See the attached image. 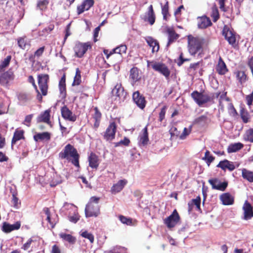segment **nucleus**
Segmentation results:
<instances>
[{
	"mask_svg": "<svg viewBox=\"0 0 253 253\" xmlns=\"http://www.w3.org/2000/svg\"><path fill=\"white\" fill-rule=\"evenodd\" d=\"M59 158L70 162L77 168H80V155L77 150L71 144H67L58 154Z\"/></svg>",
	"mask_w": 253,
	"mask_h": 253,
	"instance_id": "nucleus-1",
	"label": "nucleus"
},
{
	"mask_svg": "<svg viewBox=\"0 0 253 253\" xmlns=\"http://www.w3.org/2000/svg\"><path fill=\"white\" fill-rule=\"evenodd\" d=\"M100 198L91 197L85 208V214L86 217H97L100 213V206L98 205Z\"/></svg>",
	"mask_w": 253,
	"mask_h": 253,
	"instance_id": "nucleus-2",
	"label": "nucleus"
},
{
	"mask_svg": "<svg viewBox=\"0 0 253 253\" xmlns=\"http://www.w3.org/2000/svg\"><path fill=\"white\" fill-rule=\"evenodd\" d=\"M204 40L198 37H194L192 35L188 36V47L190 54L195 55L198 52L202 51L203 45Z\"/></svg>",
	"mask_w": 253,
	"mask_h": 253,
	"instance_id": "nucleus-3",
	"label": "nucleus"
},
{
	"mask_svg": "<svg viewBox=\"0 0 253 253\" xmlns=\"http://www.w3.org/2000/svg\"><path fill=\"white\" fill-rule=\"evenodd\" d=\"M191 96L199 106H202L207 103L212 102L214 99L213 96L210 95L204 91L200 92L195 90L191 93Z\"/></svg>",
	"mask_w": 253,
	"mask_h": 253,
	"instance_id": "nucleus-4",
	"label": "nucleus"
},
{
	"mask_svg": "<svg viewBox=\"0 0 253 253\" xmlns=\"http://www.w3.org/2000/svg\"><path fill=\"white\" fill-rule=\"evenodd\" d=\"M126 45L125 44H122L114 48L111 51H109L108 49H104L103 52L106 55V58L107 59L113 56L114 54H118L119 57L117 62H120L122 61V54L126 53Z\"/></svg>",
	"mask_w": 253,
	"mask_h": 253,
	"instance_id": "nucleus-5",
	"label": "nucleus"
},
{
	"mask_svg": "<svg viewBox=\"0 0 253 253\" xmlns=\"http://www.w3.org/2000/svg\"><path fill=\"white\" fill-rule=\"evenodd\" d=\"M92 48V44L90 42H77L74 47L75 56L78 58L83 57L88 49Z\"/></svg>",
	"mask_w": 253,
	"mask_h": 253,
	"instance_id": "nucleus-6",
	"label": "nucleus"
},
{
	"mask_svg": "<svg viewBox=\"0 0 253 253\" xmlns=\"http://www.w3.org/2000/svg\"><path fill=\"white\" fill-rule=\"evenodd\" d=\"M222 34L229 44L233 47H236L237 45L236 33L233 29H230L227 25H224Z\"/></svg>",
	"mask_w": 253,
	"mask_h": 253,
	"instance_id": "nucleus-7",
	"label": "nucleus"
},
{
	"mask_svg": "<svg viewBox=\"0 0 253 253\" xmlns=\"http://www.w3.org/2000/svg\"><path fill=\"white\" fill-rule=\"evenodd\" d=\"M49 80V77L47 74H40L38 76L39 86L43 96H46L47 94Z\"/></svg>",
	"mask_w": 253,
	"mask_h": 253,
	"instance_id": "nucleus-8",
	"label": "nucleus"
},
{
	"mask_svg": "<svg viewBox=\"0 0 253 253\" xmlns=\"http://www.w3.org/2000/svg\"><path fill=\"white\" fill-rule=\"evenodd\" d=\"M180 220V217L176 209L174 210L172 213L164 220V223L168 228L174 227Z\"/></svg>",
	"mask_w": 253,
	"mask_h": 253,
	"instance_id": "nucleus-9",
	"label": "nucleus"
},
{
	"mask_svg": "<svg viewBox=\"0 0 253 253\" xmlns=\"http://www.w3.org/2000/svg\"><path fill=\"white\" fill-rule=\"evenodd\" d=\"M117 127V126L115 122H110L106 130L103 133V138L108 141L113 140L115 137Z\"/></svg>",
	"mask_w": 253,
	"mask_h": 253,
	"instance_id": "nucleus-10",
	"label": "nucleus"
},
{
	"mask_svg": "<svg viewBox=\"0 0 253 253\" xmlns=\"http://www.w3.org/2000/svg\"><path fill=\"white\" fill-rule=\"evenodd\" d=\"M152 68L155 71L162 74L166 79H169L170 71L164 63L155 62L152 65Z\"/></svg>",
	"mask_w": 253,
	"mask_h": 253,
	"instance_id": "nucleus-11",
	"label": "nucleus"
},
{
	"mask_svg": "<svg viewBox=\"0 0 253 253\" xmlns=\"http://www.w3.org/2000/svg\"><path fill=\"white\" fill-rule=\"evenodd\" d=\"M14 74L11 70L6 71L0 75V85L8 87L10 81L14 80Z\"/></svg>",
	"mask_w": 253,
	"mask_h": 253,
	"instance_id": "nucleus-12",
	"label": "nucleus"
},
{
	"mask_svg": "<svg viewBox=\"0 0 253 253\" xmlns=\"http://www.w3.org/2000/svg\"><path fill=\"white\" fill-rule=\"evenodd\" d=\"M209 183L211 185L213 189L224 191L228 186V182L224 181L221 182L218 178H214L210 179L208 180Z\"/></svg>",
	"mask_w": 253,
	"mask_h": 253,
	"instance_id": "nucleus-13",
	"label": "nucleus"
},
{
	"mask_svg": "<svg viewBox=\"0 0 253 253\" xmlns=\"http://www.w3.org/2000/svg\"><path fill=\"white\" fill-rule=\"evenodd\" d=\"M132 99L138 107L143 109L146 105L147 101L145 97L141 94L139 91H136L132 94Z\"/></svg>",
	"mask_w": 253,
	"mask_h": 253,
	"instance_id": "nucleus-14",
	"label": "nucleus"
},
{
	"mask_svg": "<svg viewBox=\"0 0 253 253\" xmlns=\"http://www.w3.org/2000/svg\"><path fill=\"white\" fill-rule=\"evenodd\" d=\"M142 19L144 22H148L150 25H153L155 23L156 15L152 4L148 7V11L142 17Z\"/></svg>",
	"mask_w": 253,
	"mask_h": 253,
	"instance_id": "nucleus-15",
	"label": "nucleus"
},
{
	"mask_svg": "<svg viewBox=\"0 0 253 253\" xmlns=\"http://www.w3.org/2000/svg\"><path fill=\"white\" fill-rule=\"evenodd\" d=\"M62 117L65 120L74 122L77 120V116L68 108L66 105H64L61 108Z\"/></svg>",
	"mask_w": 253,
	"mask_h": 253,
	"instance_id": "nucleus-16",
	"label": "nucleus"
},
{
	"mask_svg": "<svg viewBox=\"0 0 253 253\" xmlns=\"http://www.w3.org/2000/svg\"><path fill=\"white\" fill-rule=\"evenodd\" d=\"M21 222L18 221L13 224H10L7 222H4L2 223L1 230L6 233H10L13 230H17L20 228Z\"/></svg>",
	"mask_w": 253,
	"mask_h": 253,
	"instance_id": "nucleus-17",
	"label": "nucleus"
},
{
	"mask_svg": "<svg viewBox=\"0 0 253 253\" xmlns=\"http://www.w3.org/2000/svg\"><path fill=\"white\" fill-rule=\"evenodd\" d=\"M94 3L93 0H84L83 2L77 6V12L78 15L83 13L84 11H87L92 7Z\"/></svg>",
	"mask_w": 253,
	"mask_h": 253,
	"instance_id": "nucleus-18",
	"label": "nucleus"
},
{
	"mask_svg": "<svg viewBox=\"0 0 253 253\" xmlns=\"http://www.w3.org/2000/svg\"><path fill=\"white\" fill-rule=\"evenodd\" d=\"M215 70L220 75H225L228 72L227 67L221 56L219 57L215 66Z\"/></svg>",
	"mask_w": 253,
	"mask_h": 253,
	"instance_id": "nucleus-19",
	"label": "nucleus"
},
{
	"mask_svg": "<svg viewBox=\"0 0 253 253\" xmlns=\"http://www.w3.org/2000/svg\"><path fill=\"white\" fill-rule=\"evenodd\" d=\"M89 166L93 169H97L100 162L99 157L94 152H91L88 157Z\"/></svg>",
	"mask_w": 253,
	"mask_h": 253,
	"instance_id": "nucleus-20",
	"label": "nucleus"
},
{
	"mask_svg": "<svg viewBox=\"0 0 253 253\" xmlns=\"http://www.w3.org/2000/svg\"><path fill=\"white\" fill-rule=\"evenodd\" d=\"M50 109H47L41 113L37 118V122L38 123H44L49 125H51L50 121Z\"/></svg>",
	"mask_w": 253,
	"mask_h": 253,
	"instance_id": "nucleus-21",
	"label": "nucleus"
},
{
	"mask_svg": "<svg viewBox=\"0 0 253 253\" xmlns=\"http://www.w3.org/2000/svg\"><path fill=\"white\" fill-rule=\"evenodd\" d=\"M243 209L245 219H250L253 217V208L247 201L245 202Z\"/></svg>",
	"mask_w": 253,
	"mask_h": 253,
	"instance_id": "nucleus-22",
	"label": "nucleus"
},
{
	"mask_svg": "<svg viewBox=\"0 0 253 253\" xmlns=\"http://www.w3.org/2000/svg\"><path fill=\"white\" fill-rule=\"evenodd\" d=\"M127 181L126 179L120 180L117 183L114 184L111 189L112 194H116L120 192L126 184Z\"/></svg>",
	"mask_w": 253,
	"mask_h": 253,
	"instance_id": "nucleus-23",
	"label": "nucleus"
},
{
	"mask_svg": "<svg viewBox=\"0 0 253 253\" xmlns=\"http://www.w3.org/2000/svg\"><path fill=\"white\" fill-rule=\"evenodd\" d=\"M17 41L19 47L22 49L24 50L31 46V41L26 36L18 38Z\"/></svg>",
	"mask_w": 253,
	"mask_h": 253,
	"instance_id": "nucleus-24",
	"label": "nucleus"
},
{
	"mask_svg": "<svg viewBox=\"0 0 253 253\" xmlns=\"http://www.w3.org/2000/svg\"><path fill=\"white\" fill-rule=\"evenodd\" d=\"M217 167L221 168L223 170L228 169L230 171H233L235 169L233 162H230L227 160L220 161L217 165Z\"/></svg>",
	"mask_w": 253,
	"mask_h": 253,
	"instance_id": "nucleus-25",
	"label": "nucleus"
},
{
	"mask_svg": "<svg viewBox=\"0 0 253 253\" xmlns=\"http://www.w3.org/2000/svg\"><path fill=\"white\" fill-rule=\"evenodd\" d=\"M24 132V130L23 129H16L11 140V145L15 144L19 140L25 139Z\"/></svg>",
	"mask_w": 253,
	"mask_h": 253,
	"instance_id": "nucleus-26",
	"label": "nucleus"
},
{
	"mask_svg": "<svg viewBox=\"0 0 253 253\" xmlns=\"http://www.w3.org/2000/svg\"><path fill=\"white\" fill-rule=\"evenodd\" d=\"M212 23L210 18L205 16L198 18V26L200 29H206L209 26H211Z\"/></svg>",
	"mask_w": 253,
	"mask_h": 253,
	"instance_id": "nucleus-27",
	"label": "nucleus"
},
{
	"mask_svg": "<svg viewBox=\"0 0 253 253\" xmlns=\"http://www.w3.org/2000/svg\"><path fill=\"white\" fill-rule=\"evenodd\" d=\"M129 79L131 80L133 84L140 80L141 77L139 75L138 68L134 67L130 69Z\"/></svg>",
	"mask_w": 253,
	"mask_h": 253,
	"instance_id": "nucleus-28",
	"label": "nucleus"
},
{
	"mask_svg": "<svg viewBox=\"0 0 253 253\" xmlns=\"http://www.w3.org/2000/svg\"><path fill=\"white\" fill-rule=\"evenodd\" d=\"M147 44L152 47V52H157L160 48L158 42L151 37H148L146 39Z\"/></svg>",
	"mask_w": 253,
	"mask_h": 253,
	"instance_id": "nucleus-29",
	"label": "nucleus"
},
{
	"mask_svg": "<svg viewBox=\"0 0 253 253\" xmlns=\"http://www.w3.org/2000/svg\"><path fill=\"white\" fill-rule=\"evenodd\" d=\"M94 113L92 115L93 119L95 120L93 124V128L97 129L100 126V121L102 118V114L99 110L97 107L94 108Z\"/></svg>",
	"mask_w": 253,
	"mask_h": 253,
	"instance_id": "nucleus-30",
	"label": "nucleus"
},
{
	"mask_svg": "<svg viewBox=\"0 0 253 253\" xmlns=\"http://www.w3.org/2000/svg\"><path fill=\"white\" fill-rule=\"evenodd\" d=\"M220 199L224 205H231L234 202V198L229 193H225L221 195Z\"/></svg>",
	"mask_w": 253,
	"mask_h": 253,
	"instance_id": "nucleus-31",
	"label": "nucleus"
},
{
	"mask_svg": "<svg viewBox=\"0 0 253 253\" xmlns=\"http://www.w3.org/2000/svg\"><path fill=\"white\" fill-rule=\"evenodd\" d=\"M240 115L244 123L247 124L251 121V115L244 107H240Z\"/></svg>",
	"mask_w": 253,
	"mask_h": 253,
	"instance_id": "nucleus-32",
	"label": "nucleus"
},
{
	"mask_svg": "<svg viewBox=\"0 0 253 253\" xmlns=\"http://www.w3.org/2000/svg\"><path fill=\"white\" fill-rule=\"evenodd\" d=\"M167 32L168 34L169 39L168 45H169L171 43L175 42L179 37V35L177 34L173 29L168 28Z\"/></svg>",
	"mask_w": 253,
	"mask_h": 253,
	"instance_id": "nucleus-33",
	"label": "nucleus"
},
{
	"mask_svg": "<svg viewBox=\"0 0 253 253\" xmlns=\"http://www.w3.org/2000/svg\"><path fill=\"white\" fill-rule=\"evenodd\" d=\"M161 6L163 19L167 21L170 16V14L169 12V2L167 0L164 5H163L162 3H161Z\"/></svg>",
	"mask_w": 253,
	"mask_h": 253,
	"instance_id": "nucleus-34",
	"label": "nucleus"
},
{
	"mask_svg": "<svg viewBox=\"0 0 253 253\" xmlns=\"http://www.w3.org/2000/svg\"><path fill=\"white\" fill-rule=\"evenodd\" d=\"M142 133L139 135V142L145 146L148 144L149 141L148 132L147 126H145L142 130Z\"/></svg>",
	"mask_w": 253,
	"mask_h": 253,
	"instance_id": "nucleus-35",
	"label": "nucleus"
},
{
	"mask_svg": "<svg viewBox=\"0 0 253 253\" xmlns=\"http://www.w3.org/2000/svg\"><path fill=\"white\" fill-rule=\"evenodd\" d=\"M50 139V134L48 132H43L42 133H38L34 135V139L35 141L42 140H49Z\"/></svg>",
	"mask_w": 253,
	"mask_h": 253,
	"instance_id": "nucleus-36",
	"label": "nucleus"
},
{
	"mask_svg": "<svg viewBox=\"0 0 253 253\" xmlns=\"http://www.w3.org/2000/svg\"><path fill=\"white\" fill-rule=\"evenodd\" d=\"M244 147V145L241 142L231 143L227 148V152L228 153H231L237 152Z\"/></svg>",
	"mask_w": 253,
	"mask_h": 253,
	"instance_id": "nucleus-37",
	"label": "nucleus"
},
{
	"mask_svg": "<svg viewBox=\"0 0 253 253\" xmlns=\"http://www.w3.org/2000/svg\"><path fill=\"white\" fill-rule=\"evenodd\" d=\"M81 83V71L79 68H77L76 69V74L72 85V86H78Z\"/></svg>",
	"mask_w": 253,
	"mask_h": 253,
	"instance_id": "nucleus-38",
	"label": "nucleus"
},
{
	"mask_svg": "<svg viewBox=\"0 0 253 253\" xmlns=\"http://www.w3.org/2000/svg\"><path fill=\"white\" fill-rule=\"evenodd\" d=\"M242 175L244 179L247 180L250 182H253V172L246 169L242 170Z\"/></svg>",
	"mask_w": 253,
	"mask_h": 253,
	"instance_id": "nucleus-39",
	"label": "nucleus"
},
{
	"mask_svg": "<svg viewBox=\"0 0 253 253\" xmlns=\"http://www.w3.org/2000/svg\"><path fill=\"white\" fill-rule=\"evenodd\" d=\"M211 16L212 17L213 21L216 22L219 19V14L217 6L214 4L211 8Z\"/></svg>",
	"mask_w": 253,
	"mask_h": 253,
	"instance_id": "nucleus-40",
	"label": "nucleus"
},
{
	"mask_svg": "<svg viewBox=\"0 0 253 253\" xmlns=\"http://www.w3.org/2000/svg\"><path fill=\"white\" fill-rule=\"evenodd\" d=\"M60 237L64 240L68 242L71 244H74L76 242V237L73 236L71 234L61 233L60 234Z\"/></svg>",
	"mask_w": 253,
	"mask_h": 253,
	"instance_id": "nucleus-41",
	"label": "nucleus"
},
{
	"mask_svg": "<svg viewBox=\"0 0 253 253\" xmlns=\"http://www.w3.org/2000/svg\"><path fill=\"white\" fill-rule=\"evenodd\" d=\"M59 88L61 94H64L66 91V74L64 73L59 83Z\"/></svg>",
	"mask_w": 253,
	"mask_h": 253,
	"instance_id": "nucleus-42",
	"label": "nucleus"
},
{
	"mask_svg": "<svg viewBox=\"0 0 253 253\" xmlns=\"http://www.w3.org/2000/svg\"><path fill=\"white\" fill-rule=\"evenodd\" d=\"M235 74L241 84L244 83L246 81L247 76L244 71H237L235 72Z\"/></svg>",
	"mask_w": 253,
	"mask_h": 253,
	"instance_id": "nucleus-43",
	"label": "nucleus"
},
{
	"mask_svg": "<svg viewBox=\"0 0 253 253\" xmlns=\"http://www.w3.org/2000/svg\"><path fill=\"white\" fill-rule=\"evenodd\" d=\"M11 203L14 208L18 209L20 207L21 201L17 197V193H13L12 196Z\"/></svg>",
	"mask_w": 253,
	"mask_h": 253,
	"instance_id": "nucleus-44",
	"label": "nucleus"
},
{
	"mask_svg": "<svg viewBox=\"0 0 253 253\" xmlns=\"http://www.w3.org/2000/svg\"><path fill=\"white\" fill-rule=\"evenodd\" d=\"M11 60V56L8 55L3 60L1 61L0 63V73L2 72L5 68L9 66Z\"/></svg>",
	"mask_w": 253,
	"mask_h": 253,
	"instance_id": "nucleus-45",
	"label": "nucleus"
},
{
	"mask_svg": "<svg viewBox=\"0 0 253 253\" xmlns=\"http://www.w3.org/2000/svg\"><path fill=\"white\" fill-rule=\"evenodd\" d=\"M48 3L49 0H38L37 6L40 10L44 11L47 9Z\"/></svg>",
	"mask_w": 253,
	"mask_h": 253,
	"instance_id": "nucleus-46",
	"label": "nucleus"
},
{
	"mask_svg": "<svg viewBox=\"0 0 253 253\" xmlns=\"http://www.w3.org/2000/svg\"><path fill=\"white\" fill-rule=\"evenodd\" d=\"M244 139L246 141L253 143V128L246 130L244 135Z\"/></svg>",
	"mask_w": 253,
	"mask_h": 253,
	"instance_id": "nucleus-47",
	"label": "nucleus"
},
{
	"mask_svg": "<svg viewBox=\"0 0 253 253\" xmlns=\"http://www.w3.org/2000/svg\"><path fill=\"white\" fill-rule=\"evenodd\" d=\"M207 120L208 118L207 116L202 115L196 118L193 121V124L194 125H203L207 123Z\"/></svg>",
	"mask_w": 253,
	"mask_h": 253,
	"instance_id": "nucleus-48",
	"label": "nucleus"
},
{
	"mask_svg": "<svg viewBox=\"0 0 253 253\" xmlns=\"http://www.w3.org/2000/svg\"><path fill=\"white\" fill-rule=\"evenodd\" d=\"M43 211L46 215V220H47L48 222L51 225L52 228L54 227L55 224V222L52 221L51 220L49 209L48 208L45 207L43 209Z\"/></svg>",
	"mask_w": 253,
	"mask_h": 253,
	"instance_id": "nucleus-49",
	"label": "nucleus"
},
{
	"mask_svg": "<svg viewBox=\"0 0 253 253\" xmlns=\"http://www.w3.org/2000/svg\"><path fill=\"white\" fill-rule=\"evenodd\" d=\"M192 127V126H190L188 128L184 127L182 133L179 135V138L181 140L185 139L191 132Z\"/></svg>",
	"mask_w": 253,
	"mask_h": 253,
	"instance_id": "nucleus-50",
	"label": "nucleus"
},
{
	"mask_svg": "<svg viewBox=\"0 0 253 253\" xmlns=\"http://www.w3.org/2000/svg\"><path fill=\"white\" fill-rule=\"evenodd\" d=\"M210 152L209 151L207 150L205 153V157L203 158V160H205L206 163L208 166H210L211 162L214 160V157L212 155H210Z\"/></svg>",
	"mask_w": 253,
	"mask_h": 253,
	"instance_id": "nucleus-51",
	"label": "nucleus"
},
{
	"mask_svg": "<svg viewBox=\"0 0 253 253\" xmlns=\"http://www.w3.org/2000/svg\"><path fill=\"white\" fill-rule=\"evenodd\" d=\"M81 236L84 238L87 239L90 241V243H93L94 241V235L88 232L87 231H84L81 233Z\"/></svg>",
	"mask_w": 253,
	"mask_h": 253,
	"instance_id": "nucleus-52",
	"label": "nucleus"
},
{
	"mask_svg": "<svg viewBox=\"0 0 253 253\" xmlns=\"http://www.w3.org/2000/svg\"><path fill=\"white\" fill-rule=\"evenodd\" d=\"M119 218L123 224H125L127 225H131L132 224V219L130 217H127L123 215H120L119 216Z\"/></svg>",
	"mask_w": 253,
	"mask_h": 253,
	"instance_id": "nucleus-53",
	"label": "nucleus"
},
{
	"mask_svg": "<svg viewBox=\"0 0 253 253\" xmlns=\"http://www.w3.org/2000/svg\"><path fill=\"white\" fill-rule=\"evenodd\" d=\"M217 1H218L219 8L221 11L224 13L227 12L229 11V7L226 6L225 4L226 0H217Z\"/></svg>",
	"mask_w": 253,
	"mask_h": 253,
	"instance_id": "nucleus-54",
	"label": "nucleus"
},
{
	"mask_svg": "<svg viewBox=\"0 0 253 253\" xmlns=\"http://www.w3.org/2000/svg\"><path fill=\"white\" fill-rule=\"evenodd\" d=\"M228 113L230 115L236 117L238 115V112L235 108L233 103H230L228 106Z\"/></svg>",
	"mask_w": 253,
	"mask_h": 253,
	"instance_id": "nucleus-55",
	"label": "nucleus"
},
{
	"mask_svg": "<svg viewBox=\"0 0 253 253\" xmlns=\"http://www.w3.org/2000/svg\"><path fill=\"white\" fill-rule=\"evenodd\" d=\"M123 91V88L121 86V85L117 84L113 89L112 93L117 97H120Z\"/></svg>",
	"mask_w": 253,
	"mask_h": 253,
	"instance_id": "nucleus-56",
	"label": "nucleus"
},
{
	"mask_svg": "<svg viewBox=\"0 0 253 253\" xmlns=\"http://www.w3.org/2000/svg\"><path fill=\"white\" fill-rule=\"evenodd\" d=\"M18 99L22 102H26L30 99L29 96L26 93L21 92L18 94Z\"/></svg>",
	"mask_w": 253,
	"mask_h": 253,
	"instance_id": "nucleus-57",
	"label": "nucleus"
},
{
	"mask_svg": "<svg viewBox=\"0 0 253 253\" xmlns=\"http://www.w3.org/2000/svg\"><path fill=\"white\" fill-rule=\"evenodd\" d=\"M129 139L128 138L125 137L123 140H121L119 142L116 143L115 146V147H118L120 145H124L126 146H127L129 145Z\"/></svg>",
	"mask_w": 253,
	"mask_h": 253,
	"instance_id": "nucleus-58",
	"label": "nucleus"
},
{
	"mask_svg": "<svg viewBox=\"0 0 253 253\" xmlns=\"http://www.w3.org/2000/svg\"><path fill=\"white\" fill-rule=\"evenodd\" d=\"M167 109V106H164L161 109V111L159 114V121L160 122H162L165 118Z\"/></svg>",
	"mask_w": 253,
	"mask_h": 253,
	"instance_id": "nucleus-59",
	"label": "nucleus"
},
{
	"mask_svg": "<svg viewBox=\"0 0 253 253\" xmlns=\"http://www.w3.org/2000/svg\"><path fill=\"white\" fill-rule=\"evenodd\" d=\"M33 242L34 240L32 238H29L27 242L23 245L21 249L24 251H28L31 248V244Z\"/></svg>",
	"mask_w": 253,
	"mask_h": 253,
	"instance_id": "nucleus-60",
	"label": "nucleus"
},
{
	"mask_svg": "<svg viewBox=\"0 0 253 253\" xmlns=\"http://www.w3.org/2000/svg\"><path fill=\"white\" fill-rule=\"evenodd\" d=\"M190 60V59L189 58H184L183 57V53L181 52L179 56L178 59V61L177 62V65L178 66H181L184 62L189 61Z\"/></svg>",
	"mask_w": 253,
	"mask_h": 253,
	"instance_id": "nucleus-61",
	"label": "nucleus"
},
{
	"mask_svg": "<svg viewBox=\"0 0 253 253\" xmlns=\"http://www.w3.org/2000/svg\"><path fill=\"white\" fill-rule=\"evenodd\" d=\"M192 202L193 203L194 206L195 205L197 209V210L199 211H201L200 208L201 204V198L200 196H198L196 199H192Z\"/></svg>",
	"mask_w": 253,
	"mask_h": 253,
	"instance_id": "nucleus-62",
	"label": "nucleus"
},
{
	"mask_svg": "<svg viewBox=\"0 0 253 253\" xmlns=\"http://www.w3.org/2000/svg\"><path fill=\"white\" fill-rule=\"evenodd\" d=\"M169 132L171 135V136H179L180 132L178 131L177 128L176 127H172L169 130Z\"/></svg>",
	"mask_w": 253,
	"mask_h": 253,
	"instance_id": "nucleus-63",
	"label": "nucleus"
},
{
	"mask_svg": "<svg viewBox=\"0 0 253 253\" xmlns=\"http://www.w3.org/2000/svg\"><path fill=\"white\" fill-rule=\"evenodd\" d=\"M44 49L45 47L44 46L39 48L35 52L34 56L38 57L41 56L43 54Z\"/></svg>",
	"mask_w": 253,
	"mask_h": 253,
	"instance_id": "nucleus-64",
	"label": "nucleus"
}]
</instances>
